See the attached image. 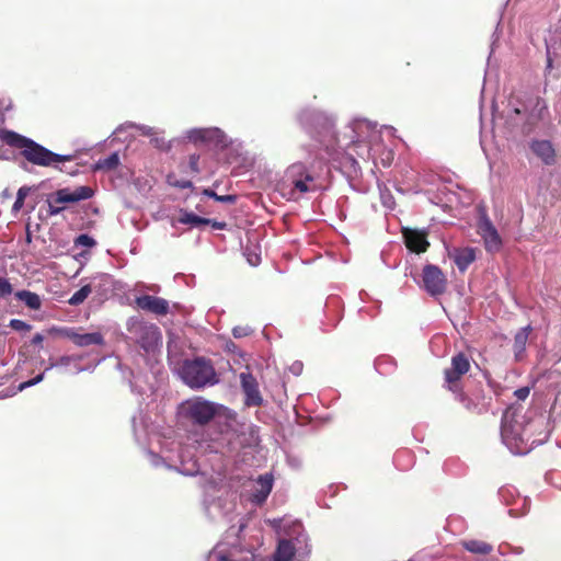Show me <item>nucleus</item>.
<instances>
[{"mask_svg":"<svg viewBox=\"0 0 561 561\" xmlns=\"http://www.w3.org/2000/svg\"><path fill=\"white\" fill-rule=\"evenodd\" d=\"M0 139L13 148L20 149L22 157L35 165L50 167L56 162L72 159V156L55 153L36 141L12 130L0 129Z\"/></svg>","mask_w":561,"mask_h":561,"instance_id":"nucleus-1","label":"nucleus"},{"mask_svg":"<svg viewBox=\"0 0 561 561\" xmlns=\"http://www.w3.org/2000/svg\"><path fill=\"white\" fill-rule=\"evenodd\" d=\"M180 375L184 383L192 389H202L219 382L211 362L205 357L184 360Z\"/></svg>","mask_w":561,"mask_h":561,"instance_id":"nucleus-2","label":"nucleus"},{"mask_svg":"<svg viewBox=\"0 0 561 561\" xmlns=\"http://www.w3.org/2000/svg\"><path fill=\"white\" fill-rule=\"evenodd\" d=\"M127 331L130 339L146 353L153 351L161 339L160 330L156 324L138 319L128 322Z\"/></svg>","mask_w":561,"mask_h":561,"instance_id":"nucleus-3","label":"nucleus"},{"mask_svg":"<svg viewBox=\"0 0 561 561\" xmlns=\"http://www.w3.org/2000/svg\"><path fill=\"white\" fill-rule=\"evenodd\" d=\"M93 196V190L89 186H78L73 191L60 188L47 197L48 214L58 215L65 210L64 204L77 203L89 199Z\"/></svg>","mask_w":561,"mask_h":561,"instance_id":"nucleus-4","label":"nucleus"},{"mask_svg":"<svg viewBox=\"0 0 561 561\" xmlns=\"http://www.w3.org/2000/svg\"><path fill=\"white\" fill-rule=\"evenodd\" d=\"M314 178L302 162L290 164L284 174V184L290 187L291 194L298 192L300 194L314 191Z\"/></svg>","mask_w":561,"mask_h":561,"instance_id":"nucleus-5","label":"nucleus"},{"mask_svg":"<svg viewBox=\"0 0 561 561\" xmlns=\"http://www.w3.org/2000/svg\"><path fill=\"white\" fill-rule=\"evenodd\" d=\"M524 435L522 425L513 420V415L506 412L502 419L501 436L513 454L526 453L527 448L523 446Z\"/></svg>","mask_w":561,"mask_h":561,"instance_id":"nucleus-6","label":"nucleus"},{"mask_svg":"<svg viewBox=\"0 0 561 561\" xmlns=\"http://www.w3.org/2000/svg\"><path fill=\"white\" fill-rule=\"evenodd\" d=\"M220 408L222 407L210 401L197 399L188 403L187 415L194 423L206 425L215 417Z\"/></svg>","mask_w":561,"mask_h":561,"instance_id":"nucleus-7","label":"nucleus"},{"mask_svg":"<svg viewBox=\"0 0 561 561\" xmlns=\"http://www.w3.org/2000/svg\"><path fill=\"white\" fill-rule=\"evenodd\" d=\"M478 232L484 241L485 249L489 252H497L502 247V239L486 214L481 210L478 222Z\"/></svg>","mask_w":561,"mask_h":561,"instance_id":"nucleus-8","label":"nucleus"},{"mask_svg":"<svg viewBox=\"0 0 561 561\" xmlns=\"http://www.w3.org/2000/svg\"><path fill=\"white\" fill-rule=\"evenodd\" d=\"M422 279L425 290L432 296L440 295L446 289V277L436 265H425L423 268Z\"/></svg>","mask_w":561,"mask_h":561,"instance_id":"nucleus-9","label":"nucleus"},{"mask_svg":"<svg viewBox=\"0 0 561 561\" xmlns=\"http://www.w3.org/2000/svg\"><path fill=\"white\" fill-rule=\"evenodd\" d=\"M240 385L244 393V404L247 407H261L263 397L259 390L256 378L247 369L240 374Z\"/></svg>","mask_w":561,"mask_h":561,"instance_id":"nucleus-10","label":"nucleus"},{"mask_svg":"<svg viewBox=\"0 0 561 561\" xmlns=\"http://www.w3.org/2000/svg\"><path fill=\"white\" fill-rule=\"evenodd\" d=\"M402 234L407 248L414 253H424L430 247L427 233L423 230L403 228Z\"/></svg>","mask_w":561,"mask_h":561,"instance_id":"nucleus-11","label":"nucleus"},{"mask_svg":"<svg viewBox=\"0 0 561 561\" xmlns=\"http://www.w3.org/2000/svg\"><path fill=\"white\" fill-rule=\"evenodd\" d=\"M135 301L138 308L156 316H165L169 313V302L161 297L142 295L137 297Z\"/></svg>","mask_w":561,"mask_h":561,"instance_id":"nucleus-12","label":"nucleus"},{"mask_svg":"<svg viewBox=\"0 0 561 561\" xmlns=\"http://www.w3.org/2000/svg\"><path fill=\"white\" fill-rule=\"evenodd\" d=\"M188 138L194 142H221L224 134L219 128H201L190 133Z\"/></svg>","mask_w":561,"mask_h":561,"instance_id":"nucleus-13","label":"nucleus"},{"mask_svg":"<svg viewBox=\"0 0 561 561\" xmlns=\"http://www.w3.org/2000/svg\"><path fill=\"white\" fill-rule=\"evenodd\" d=\"M531 330L530 325H526L519 329L514 336L513 352L515 359L518 362L525 358L526 345Z\"/></svg>","mask_w":561,"mask_h":561,"instance_id":"nucleus-14","label":"nucleus"},{"mask_svg":"<svg viewBox=\"0 0 561 561\" xmlns=\"http://www.w3.org/2000/svg\"><path fill=\"white\" fill-rule=\"evenodd\" d=\"M530 148L533 152L540 158L546 164H551L554 161V149L548 140H535L531 142Z\"/></svg>","mask_w":561,"mask_h":561,"instance_id":"nucleus-15","label":"nucleus"},{"mask_svg":"<svg viewBox=\"0 0 561 561\" xmlns=\"http://www.w3.org/2000/svg\"><path fill=\"white\" fill-rule=\"evenodd\" d=\"M296 547L291 540L280 539L273 556V561H293Z\"/></svg>","mask_w":561,"mask_h":561,"instance_id":"nucleus-16","label":"nucleus"},{"mask_svg":"<svg viewBox=\"0 0 561 561\" xmlns=\"http://www.w3.org/2000/svg\"><path fill=\"white\" fill-rule=\"evenodd\" d=\"M72 342L79 347H85L90 345H103L104 337L99 332L93 333H79L75 330Z\"/></svg>","mask_w":561,"mask_h":561,"instance_id":"nucleus-17","label":"nucleus"},{"mask_svg":"<svg viewBox=\"0 0 561 561\" xmlns=\"http://www.w3.org/2000/svg\"><path fill=\"white\" fill-rule=\"evenodd\" d=\"M14 296L31 310L37 311L42 308V299L36 293L23 289L14 293Z\"/></svg>","mask_w":561,"mask_h":561,"instance_id":"nucleus-18","label":"nucleus"},{"mask_svg":"<svg viewBox=\"0 0 561 561\" xmlns=\"http://www.w3.org/2000/svg\"><path fill=\"white\" fill-rule=\"evenodd\" d=\"M257 484H259L260 489L254 494V497L257 503H262L267 499L268 494L272 491V488H273L272 476H268V474L260 476L257 479Z\"/></svg>","mask_w":561,"mask_h":561,"instance_id":"nucleus-19","label":"nucleus"},{"mask_svg":"<svg viewBox=\"0 0 561 561\" xmlns=\"http://www.w3.org/2000/svg\"><path fill=\"white\" fill-rule=\"evenodd\" d=\"M476 260V249H458V270L463 272Z\"/></svg>","mask_w":561,"mask_h":561,"instance_id":"nucleus-20","label":"nucleus"},{"mask_svg":"<svg viewBox=\"0 0 561 561\" xmlns=\"http://www.w3.org/2000/svg\"><path fill=\"white\" fill-rule=\"evenodd\" d=\"M462 546L471 553L488 554L492 551V546L480 540H466Z\"/></svg>","mask_w":561,"mask_h":561,"instance_id":"nucleus-21","label":"nucleus"},{"mask_svg":"<svg viewBox=\"0 0 561 561\" xmlns=\"http://www.w3.org/2000/svg\"><path fill=\"white\" fill-rule=\"evenodd\" d=\"M119 164V157L117 152L111 153L108 157L104 159H100L95 162L94 170L100 171H112L116 169Z\"/></svg>","mask_w":561,"mask_h":561,"instance_id":"nucleus-22","label":"nucleus"},{"mask_svg":"<svg viewBox=\"0 0 561 561\" xmlns=\"http://www.w3.org/2000/svg\"><path fill=\"white\" fill-rule=\"evenodd\" d=\"M178 221L180 224L191 225V226H194V227H198V226H202V225L209 224V219L208 218H204V217H201L198 215H195V214L188 213V211H182V215L180 216Z\"/></svg>","mask_w":561,"mask_h":561,"instance_id":"nucleus-23","label":"nucleus"},{"mask_svg":"<svg viewBox=\"0 0 561 561\" xmlns=\"http://www.w3.org/2000/svg\"><path fill=\"white\" fill-rule=\"evenodd\" d=\"M91 293H92L91 286L84 285L69 298L68 304L71 306H78V305L82 304L89 297V295Z\"/></svg>","mask_w":561,"mask_h":561,"instance_id":"nucleus-24","label":"nucleus"},{"mask_svg":"<svg viewBox=\"0 0 561 561\" xmlns=\"http://www.w3.org/2000/svg\"><path fill=\"white\" fill-rule=\"evenodd\" d=\"M75 330H76V328L56 327L55 325V327H51L50 329H48L47 332L49 335L65 337V339L72 341Z\"/></svg>","mask_w":561,"mask_h":561,"instance_id":"nucleus-25","label":"nucleus"},{"mask_svg":"<svg viewBox=\"0 0 561 561\" xmlns=\"http://www.w3.org/2000/svg\"><path fill=\"white\" fill-rule=\"evenodd\" d=\"M458 401H460L468 410H473L478 407L479 396L474 394L470 398L462 389L458 388Z\"/></svg>","mask_w":561,"mask_h":561,"instance_id":"nucleus-26","label":"nucleus"},{"mask_svg":"<svg viewBox=\"0 0 561 561\" xmlns=\"http://www.w3.org/2000/svg\"><path fill=\"white\" fill-rule=\"evenodd\" d=\"M451 367L446 369L445 379L448 385L449 390L454 391V387L456 386V355L451 356Z\"/></svg>","mask_w":561,"mask_h":561,"instance_id":"nucleus-27","label":"nucleus"},{"mask_svg":"<svg viewBox=\"0 0 561 561\" xmlns=\"http://www.w3.org/2000/svg\"><path fill=\"white\" fill-rule=\"evenodd\" d=\"M204 195L214 198L217 202L233 204L237 201L236 195H218L210 188H206L203 192Z\"/></svg>","mask_w":561,"mask_h":561,"instance_id":"nucleus-28","label":"nucleus"},{"mask_svg":"<svg viewBox=\"0 0 561 561\" xmlns=\"http://www.w3.org/2000/svg\"><path fill=\"white\" fill-rule=\"evenodd\" d=\"M167 182L169 185L178 187V188H191L193 186L192 181L190 180H179L175 174H168Z\"/></svg>","mask_w":561,"mask_h":561,"instance_id":"nucleus-29","label":"nucleus"},{"mask_svg":"<svg viewBox=\"0 0 561 561\" xmlns=\"http://www.w3.org/2000/svg\"><path fill=\"white\" fill-rule=\"evenodd\" d=\"M28 192H30V188H27L25 186L21 187L18 191L16 199H15V202L13 204V207H12L13 211H19L23 207L24 201H25Z\"/></svg>","mask_w":561,"mask_h":561,"instance_id":"nucleus-30","label":"nucleus"},{"mask_svg":"<svg viewBox=\"0 0 561 561\" xmlns=\"http://www.w3.org/2000/svg\"><path fill=\"white\" fill-rule=\"evenodd\" d=\"M471 364L469 358L463 354H458V377L470 370Z\"/></svg>","mask_w":561,"mask_h":561,"instance_id":"nucleus-31","label":"nucleus"},{"mask_svg":"<svg viewBox=\"0 0 561 561\" xmlns=\"http://www.w3.org/2000/svg\"><path fill=\"white\" fill-rule=\"evenodd\" d=\"M13 293V286L5 277H0V298H7Z\"/></svg>","mask_w":561,"mask_h":561,"instance_id":"nucleus-32","label":"nucleus"},{"mask_svg":"<svg viewBox=\"0 0 561 561\" xmlns=\"http://www.w3.org/2000/svg\"><path fill=\"white\" fill-rule=\"evenodd\" d=\"M75 244L85 247V248H92L96 244V242L92 237L83 233L76 238Z\"/></svg>","mask_w":561,"mask_h":561,"instance_id":"nucleus-33","label":"nucleus"},{"mask_svg":"<svg viewBox=\"0 0 561 561\" xmlns=\"http://www.w3.org/2000/svg\"><path fill=\"white\" fill-rule=\"evenodd\" d=\"M9 327L15 331H30L32 325L20 319H12Z\"/></svg>","mask_w":561,"mask_h":561,"instance_id":"nucleus-34","label":"nucleus"},{"mask_svg":"<svg viewBox=\"0 0 561 561\" xmlns=\"http://www.w3.org/2000/svg\"><path fill=\"white\" fill-rule=\"evenodd\" d=\"M252 330L247 325H238L232 329V335L236 339H241L250 335Z\"/></svg>","mask_w":561,"mask_h":561,"instance_id":"nucleus-35","label":"nucleus"},{"mask_svg":"<svg viewBox=\"0 0 561 561\" xmlns=\"http://www.w3.org/2000/svg\"><path fill=\"white\" fill-rule=\"evenodd\" d=\"M199 156L196 153H193L188 158V167L193 173H199Z\"/></svg>","mask_w":561,"mask_h":561,"instance_id":"nucleus-36","label":"nucleus"},{"mask_svg":"<svg viewBox=\"0 0 561 561\" xmlns=\"http://www.w3.org/2000/svg\"><path fill=\"white\" fill-rule=\"evenodd\" d=\"M245 255H247V261L249 262L250 265L256 266L261 263V256L256 252L247 250Z\"/></svg>","mask_w":561,"mask_h":561,"instance_id":"nucleus-37","label":"nucleus"},{"mask_svg":"<svg viewBox=\"0 0 561 561\" xmlns=\"http://www.w3.org/2000/svg\"><path fill=\"white\" fill-rule=\"evenodd\" d=\"M529 392H530V389L528 387H522V388L517 389L514 392V394L518 400L524 401L529 396Z\"/></svg>","mask_w":561,"mask_h":561,"instance_id":"nucleus-38","label":"nucleus"},{"mask_svg":"<svg viewBox=\"0 0 561 561\" xmlns=\"http://www.w3.org/2000/svg\"><path fill=\"white\" fill-rule=\"evenodd\" d=\"M214 229L222 230L227 227V224L225 221H217L214 219H209V224Z\"/></svg>","mask_w":561,"mask_h":561,"instance_id":"nucleus-39","label":"nucleus"},{"mask_svg":"<svg viewBox=\"0 0 561 561\" xmlns=\"http://www.w3.org/2000/svg\"><path fill=\"white\" fill-rule=\"evenodd\" d=\"M41 380H43V374H41V375L36 376L34 379L23 383L21 386V388H24L25 386H33V385L39 382Z\"/></svg>","mask_w":561,"mask_h":561,"instance_id":"nucleus-40","label":"nucleus"},{"mask_svg":"<svg viewBox=\"0 0 561 561\" xmlns=\"http://www.w3.org/2000/svg\"><path fill=\"white\" fill-rule=\"evenodd\" d=\"M43 341H44V336H43L41 333H36V334L33 336V339H32L31 343H32L33 345H39V344H42V342H43Z\"/></svg>","mask_w":561,"mask_h":561,"instance_id":"nucleus-41","label":"nucleus"},{"mask_svg":"<svg viewBox=\"0 0 561 561\" xmlns=\"http://www.w3.org/2000/svg\"><path fill=\"white\" fill-rule=\"evenodd\" d=\"M60 362H61V364L67 365V364H69V362H70V357H69V356H62V357L60 358Z\"/></svg>","mask_w":561,"mask_h":561,"instance_id":"nucleus-42","label":"nucleus"},{"mask_svg":"<svg viewBox=\"0 0 561 561\" xmlns=\"http://www.w3.org/2000/svg\"><path fill=\"white\" fill-rule=\"evenodd\" d=\"M546 68H547V70H551V68H552V59L550 58V56H548V58H547V67Z\"/></svg>","mask_w":561,"mask_h":561,"instance_id":"nucleus-43","label":"nucleus"},{"mask_svg":"<svg viewBox=\"0 0 561 561\" xmlns=\"http://www.w3.org/2000/svg\"><path fill=\"white\" fill-rule=\"evenodd\" d=\"M511 111H512L514 114H516V115H520V114L523 113V110H522V108H519V107H515V106H514Z\"/></svg>","mask_w":561,"mask_h":561,"instance_id":"nucleus-44","label":"nucleus"},{"mask_svg":"<svg viewBox=\"0 0 561 561\" xmlns=\"http://www.w3.org/2000/svg\"><path fill=\"white\" fill-rule=\"evenodd\" d=\"M508 513H510V515H511V516H513V517H516V516H518V515H519V514H516V510H515V508H511Z\"/></svg>","mask_w":561,"mask_h":561,"instance_id":"nucleus-45","label":"nucleus"},{"mask_svg":"<svg viewBox=\"0 0 561 561\" xmlns=\"http://www.w3.org/2000/svg\"><path fill=\"white\" fill-rule=\"evenodd\" d=\"M220 561H229V560H228V558H227V557L221 556V557H220Z\"/></svg>","mask_w":561,"mask_h":561,"instance_id":"nucleus-46","label":"nucleus"},{"mask_svg":"<svg viewBox=\"0 0 561 561\" xmlns=\"http://www.w3.org/2000/svg\"><path fill=\"white\" fill-rule=\"evenodd\" d=\"M522 501H523V504H524V506H525V505H526V503H527V500H526V499H522Z\"/></svg>","mask_w":561,"mask_h":561,"instance_id":"nucleus-47","label":"nucleus"},{"mask_svg":"<svg viewBox=\"0 0 561 561\" xmlns=\"http://www.w3.org/2000/svg\"><path fill=\"white\" fill-rule=\"evenodd\" d=\"M367 157H370V149L367 150Z\"/></svg>","mask_w":561,"mask_h":561,"instance_id":"nucleus-48","label":"nucleus"}]
</instances>
